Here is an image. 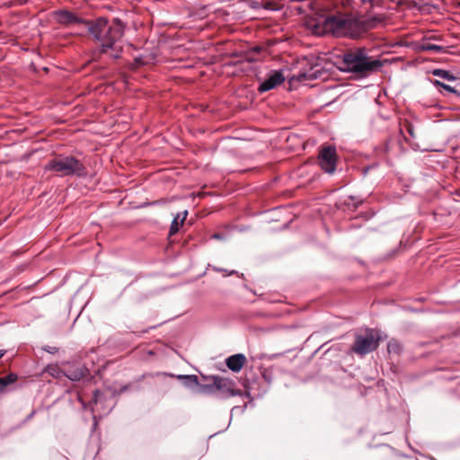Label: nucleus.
Here are the masks:
<instances>
[{"instance_id":"obj_1","label":"nucleus","mask_w":460,"mask_h":460,"mask_svg":"<svg viewBox=\"0 0 460 460\" xmlns=\"http://www.w3.org/2000/svg\"><path fill=\"white\" fill-rule=\"evenodd\" d=\"M375 19H368L351 13L328 15L322 22L313 25L314 34H331L334 37L358 38L376 26Z\"/></svg>"},{"instance_id":"obj_2","label":"nucleus","mask_w":460,"mask_h":460,"mask_svg":"<svg viewBox=\"0 0 460 460\" xmlns=\"http://www.w3.org/2000/svg\"><path fill=\"white\" fill-rule=\"evenodd\" d=\"M84 28L100 44V52L117 59L122 51L121 39L124 26L119 19L109 22L107 19L99 17L84 22Z\"/></svg>"},{"instance_id":"obj_3","label":"nucleus","mask_w":460,"mask_h":460,"mask_svg":"<svg viewBox=\"0 0 460 460\" xmlns=\"http://www.w3.org/2000/svg\"><path fill=\"white\" fill-rule=\"evenodd\" d=\"M382 66L380 60L367 56L365 49H356L342 56L341 69L359 76H367L377 71Z\"/></svg>"},{"instance_id":"obj_4","label":"nucleus","mask_w":460,"mask_h":460,"mask_svg":"<svg viewBox=\"0 0 460 460\" xmlns=\"http://www.w3.org/2000/svg\"><path fill=\"white\" fill-rule=\"evenodd\" d=\"M45 170L58 173L61 176L86 175V168L83 163L71 155H58L48 162Z\"/></svg>"},{"instance_id":"obj_5","label":"nucleus","mask_w":460,"mask_h":460,"mask_svg":"<svg viewBox=\"0 0 460 460\" xmlns=\"http://www.w3.org/2000/svg\"><path fill=\"white\" fill-rule=\"evenodd\" d=\"M380 340V333L377 330L367 328L363 333L355 335V341L350 349L357 355L365 356L378 348Z\"/></svg>"},{"instance_id":"obj_6","label":"nucleus","mask_w":460,"mask_h":460,"mask_svg":"<svg viewBox=\"0 0 460 460\" xmlns=\"http://www.w3.org/2000/svg\"><path fill=\"white\" fill-rule=\"evenodd\" d=\"M323 69L322 58L314 55L305 57L300 61L297 80L306 81L319 78L322 75Z\"/></svg>"},{"instance_id":"obj_7","label":"nucleus","mask_w":460,"mask_h":460,"mask_svg":"<svg viewBox=\"0 0 460 460\" xmlns=\"http://www.w3.org/2000/svg\"><path fill=\"white\" fill-rule=\"evenodd\" d=\"M210 379L212 383L200 385V393L214 394L216 392H220L224 397L240 394V393L234 389V383L233 380L217 376H211Z\"/></svg>"},{"instance_id":"obj_8","label":"nucleus","mask_w":460,"mask_h":460,"mask_svg":"<svg viewBox=\"0 0 460 460\" xmlns=\"http://www.w3.org/2000/svg\"><path fill=\"white\" fill-rule=\"evenodd\" d=\"M319 165L327 173L334 172L336 169V149L333 146H323L318 155Z\"/></svg>"},{"instance_id":"obj_9","label":"nucleus","mask_w":460,"mask_h":460,"mask_svg":"<svg viewBox=\"0 0 460 460\" xmlns=\"http://www.w3.org/2000/svg\"><path fill=\"white\" fill-rule=\"evenodd\" d=\"M284 80L285 77L280 70L271 71L269 76L260 84L258 91L260 93L268 92L282 84Z\"/></svg>"},{"instance_id":"obj_10","label":"nucleus","mask_w":460,"mask_h":460,"mask_svg":"<svg viewBox=\"0 0 460 460\" xmlns=\"http://www.w3.org/2000/svg\"><path fill=\"white\" fill-rule=\"evenodd\" d=\"M56 21L65 26H70L72 24H83L86 20L78 18L75 13L67 10H59L55 13ZM89 20H87L88 22Z\"/></svg>"},{"instance_id":"obj_11","label":"nucleus","mask_w":460,"mask_h":460,"mask_svg":"<svg viewBox=\"0 0 460 460\" xmlns=\"http://www.w3.org/2000/svg\"><path fill=\"white\" fill-rule=\"evenodd\" d=\"M246 361V358L243 354H234L226 358V363L227 367L233 372H239L244 363Z\"/></svg>"},{"instance_id":"obj_12","label":"nucleus","mask_w":460,"mask_h":460,"mask_svg":"<svg viewBox=\"0 0 460 460\" xmlns=\"http://www.w3.org/2000/svg\"><path fill=\"white\" fill-rule=\"evenodd\" d=\"M187 215H188V211L185 210L183 212L178 213L174 217V218L172 222L171 227H170V231H169L170 235H173L179 231L180 226L182 225L183 221L186 219Z\"/></svg>"},{"instance_id":"obj_13","label":"nucleus","mask_w":460,"mask_h":460,"mask_svg":"<svg viewBox=\"0 0 460 460\" xmlns=\"http://www.w3.org/2000/svg\"><path fill=\"white\" fill-rule=\"evenodd\" d=\"M419 49L421 51H432L436 53L442 52L444 49V47L432 44L429 41L424 40L419 46Z\"/></svg>"},{"instance_id":"obj_14","label":"nucleus","mask_w":460,"mask_h":460,"mask_svg":"<svg viewBox=\"0 0 460 460\" xmlns=\"http://www.w3.org/2000/svg\"><path fill=\"white\" fill-rule=\"evenodd\" d=\"M179 379L183 380V384L186 386L192 387V386H198V389L199 390L200 385L198 382V377L195 375H188V376H179Z\"/></svg>"},{"instance_id":"obj_15","label":"nucleus","mask_w":460,"mask_h":460,"mask_svg":"<svg viewBox=\"0 0 460 460\" xmlns=\"http://www.w3.org/2000/svg\"><path fill=\"white\" fill-rule=\"evenodd\" d=\"M432 75L435 76H438L447 81H455L456 76L453 75L449 71L444 69H434L432 71Z\"/></svg>"},{"instance_id":"obj_16","label":"nucleus","mask_w":460,"mask_h":460,"mask_svg":"<svg viewBox=\"0 0 460 460\" xmlns=\"http://www.w3.org/2000/svg\"><path fill=\"white\" fill-rule=\"evenodd\" d=\"M432 84L436 86H440L442 87L443 89H445L446 91L449 92V93H456L457 91L456 89H454L452 86L448 85V84H446L444 83H441L440 81L438 80H432L431 81Z\"/></svg>"},{"instance_id":"obj_17","label":"nucleus","mask_w":460,"mask_h":460,"mask_svg":"<svg viewBox=\"0 0 460 460\" xmlns=\"http://www.w3.org/2000/svg\"><path fill=\"white\" fill-rule=\"evenodd\" d=\"M47 372L55 377H59L61 374V370L56 366H49L47 367Z\"/></svg>"},{"instance_id":"obj_18","label":"nucleus","mask_w":460,"mask_h":460,"mask_svg":"<svg viewBox=\"0 0 460 460\" xmlns=\"http://www.w3.org/2000/svg\"><path fill=\"white\" fill-rule=\"evenodd\" d=\"M404 128L411 137L414 138L416 137L414 132V127L411 123H410L409 121H405Z\"/></svg>"},{"instance_id":"obj_19","label":"nucleus","mask_w":460,"mask_h":460,"mask_svg":"<svg viewBox=\"0 0 460 460\" xmlns=\"http://www.w3.org/2000/svg\"><path fill=\"white\" fill-rule=\"evenodd\" d=\"M3 378L5 379L4 383H6V386H7L8 385L12 384L13 382H14L16 380V376L13 374H10L7 376H4Z\"/></svg>"},{"instance_id":"obj_20","label":"nucleus","mask_w":460,"mask_h":460,"mask_svg":"<svg viewBox=\"0 0 460 460\" xmlns=\"http://www.w3.org/2000/svg\"><path fill=\"white\" fill-rule=\"evenodd\" d=\"M398 348H399V346L395 341H390L388 343V351L389 352L397 351Z\"/></svg>"},{"instance_id":"obj_21","label":"nucleus","mask_w":460,"mask_h":460,"mask_svg":"<svg viewBox=\"0 0 460 460\" xmlns=\"http://www.w3.org/2000/svg\"><path fill=\"white\" fill-rule=\"evenodd\" d=\"M216 270L217 271H221V272H226V275H232V274H235L236 273V271H234V270H232L230 272H228L226 270L219 269V268H216Z\"/></svg>"},{"instance_id":"obj_22","label":"nucleus","mask_w":460,"mask_h":460,"mask_svg":"<svg viewBox=\"0 0 460 460\" xmlns=\"http://www.w3.org/2000/svg\"><path fill=\"white\" fill-rule=\"evenodd\" d=\"M4 380H5V379H4V378H2V377L0 378V392H1L2 390H4V388L6 386V383H4Z\"/></svg>"},{"instance_id":"obj_23","label":"nucleus","mask_w":460,"mask_h":460,"mask_svg":"<svg viewBox=\"0 0 460 460\" xmlns=\"http://www.w3.org/2000/svg\"><path fill=\"white\" fill-rule=\"evenodd\" d=\"M34 414H35V411H32L31 412V414H30V415H28V417L26 418V420H31V419L34 416Z\"/></svg>"},{"instance_id":"obj_24","label":"nucleus","mask_w":460,"mask_h":460,"mask_svg":"<svg viewBox=\"0 0 460 460\" xmlns=\"http://www.w3.org/2000/svg\"><path fill=\"white\" fill-rule=\"evenodd\" d=\"M98 394H99V391H95V393H94V394H93V399H94V402H97Z\"/></svg>"},{"instance_id":"obj_25","label":"nucleus","mask_w":460,"mask_h":460,"mask_svg":"<svg viewBox=\"0 0 460 460\" xmlns=\"http://www.w3.org/2000/svg\"><path fill=\"white\" fill-rule=\"evenodd\" d=\"M264 7H265L266 9H273V8L271 7V3H270V2H268V3L265 4V6H264Z\"/></svg>"},{"instance_id":"obj_26","label":"nucleus","mask_w":460,"mask_h":460,"mask_svg":"<svg viewBox=\"0 0 460 460\" xmlns=\"http://www.w3.org/2000/svg\"><path fill=\"white\" fill-rule=\"evenodd\" d=\"M213 238H215V239H221V235L219 234H215L213 235Z\"/></svg>"},{"instance_id":"obj_27","label":"nucleus","mask_w":460,"mask_h":460,"mask_svg":"<svg viewBox=\"0 0 460 460\" xmlns=\"http://www.w3.org/2000/svg\"><path fill=\"white\" fill-rule=\"evenodd\" d=\"M5 350H0V358L4 355Z\"/></svg>"},{"instance_id":"obj_28","label":"nucleus","mask_w":460,"mask_h":460,"mask_svg":"<svg viewBox=\"0 0 460 460\" xmlns=\"http://www.w3.org/2000/svg\"><path fill=\"white\" fill-rule=\"evenodd\" d=\"M67 377H68L69 379H71V380H75V379H77V377H76V376H67Z\"/></svg>"}]
</instances>
